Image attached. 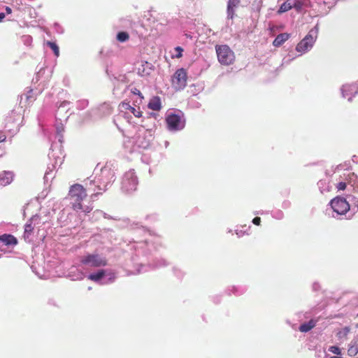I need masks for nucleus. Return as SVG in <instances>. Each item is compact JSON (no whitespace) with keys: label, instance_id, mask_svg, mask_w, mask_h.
Segmentation results:
<instances>
[{"label":"nucleus","instance_id":"nucleus-59","mask_svg":"<svg viewBox=\"0 0 358 358\" xmlns=\"http://www.w3.org/2000/svg\"><path fill=\"white\" fill-rule=\"evenodd\" d=\"M6 138V137L5 135H1L0 136V143L5 141Z\"/></svg>","mask_w":358,"mask_h":358},{"label":"nucleus","instance_id":"nucleus-46","mask_svg":"<svg viewBox=\"0 0 358 358\" xmlns=\"http://www.w3.org/2000/svg\"><path fill=\"white\" fill-rule=\"evenodd\" d=\"M342 179L343 180L339 182L337 184V188L338 190H344L347 187V184H348L347 180H345L344 178Z\"/></svg>","mask_w":358,"mask_h":358},{"label":"nucleus","instance_id":"nucleus-27","mask_svg":"<svg viewBox=\"0 0 358 358\" xmlns=\"http://www.w3.org/2000/svg\"><path fill=\"white\" fill-rule=\"evenodd\" d=\"M32 271L40 278V279H46L48 278L49 275L45 272L44 268L38 265L32 264L30 266Z\"/></svg>","mask_w":358,"mask_h":358},{"label":"nucleus","instance_id":"nucleus-47","mask_svg":"<svg viewBox=\"0 0 358 358\" xmlns=\"http://www.w3.org/2000/svg\"><path fill=\"white\" fill-rule=\"evenodd\" d=\"M32 43V37L30 35H24V45L31 46Z\"/></svg>","mask_w":358,"mask_h":358},{"label":"nucleus","instance_id":"nucleus-40","mask_svg":"<svg viewBox=\"0 0 358 358\" xmlns=\"http://www.w3.org/2000/svg\"><path fill=\"white\" fill-rule=\"evenodd\" d=\"M348 353L350 356H355L358 353V345L355 342V343H351Z\"/></svg>","mask_w":358,"mask_h":358},{"label":"nucleus","instance_id":"nucleus-63","mask_svg":"<svg viewBox=\"0 0 358 358\" xmlns=\"http://www.w3.org/2000/svg\"><path fill=\"white\" fill-rule=\"evenodd\" d=\"M200 106H201V104L199 102L196 103V105H195L196 107L199 108Z\"/></svg>","mask_w":358,"mask_h":358},{"label":"nucleus","instance_id":"nucleus-49","mask_svg":"<svg viewBox=\"0 0 358 358\" xmlns=\"http://www.w3.org/2000/svg\"><path fill=\"white\" fill-rule=\"evenodd\" d=\"M54 29L58 34H62L64 32L63 27L57 22L54 24Z\"/></svg>","mask_w":358,"mask_h":358},{"label":"nucleus","instance_id":"nucleus-60","mask_svg":"<svg viewBox=\"0 0 358 358\" xmlns=\"http://www.w3.org/2000/svg\"><path fill=\"white\" fill-rule=\"evenodd\" d=\"M102 215H103V213H96V210H95L94 212V216H96L97 218Z\"/></svg>","mask_w":358,"mask_h":358},{"label":"nucleus","instance_id":"nucleus-48","mask_svg":"<svg viewBox=\"0 0 358 358\" xmlns=\"http://www.w3.org/2000/svg\"><path fill=\"white\" fill-rule=\"evenodd\" d=\"M250 228V227H248L246 230H243V229H236L235 231L236 232V234L238 236V237H242L243 236H244L245 234H248V233L247 232V230H248Z\"/></svg>","mask_w":358,"mask_h":358},{"label":"nucleus","instance_id":"nucleus-11","mask_svg":"<svg viewBox=\"0 0 358 358\" xmlns=\"http://www.w3.org/2000/svg\"><path fill=\"white\" fill-rule=\"evenodd\" d=\"M80 262L82 266L93 268L103 267L108 264L106 257L97 253L87 254L81 257Z\"/></svg>","mask_w":358,"mask_h":358},{"label":"nucleus","instance_id":"nucleus-24","mask_svg":"<svg viewBox=\"0 0 358 358\" xmlns=\"http://www.w3.org/2000/svg\"><path fill=\"white\" fill-rule=\"evenodd\" d=\"M241 0H229L227 2V14L229 19H233L236 8Z\"/></svg>","mask_w":358,"mask_h":358},{"label":"nucleus","instance_id":"nucleus-57","mask_svg":"<svg viewBox=\"0 0 358 358\" xmlns=\"http://www.w3.org/2000/svg\"><path fill=\"white\" fill-rule=\"evenodd\" d=\"M48 194V191L47 190H43L42 192H41V196H39L37 199H43Z\"/></svg>","mask_w":358,"mask_h":358},{"label":"nucleus","instance_id":"nucleus-34","mask_svg":"<svg viewBox=\"0 0 358 358\" xmlns=\"http://www.w3.org/2000/svg\"><path fill=\"white\" fill-rule=\"evenodd\" d=\"M45 44L48 46L50 48L52 49V50L53 51V53L54 55L58 57L59 56V47L58 45H57V43L55 42H52V41H46L45 42Z\"/></svg>","mask_w":358,"mask_h":358},{"label":"nucleus","instance_id":"nucleus-35","mask_svg":"<svg viewBox=\"0 0 358 358\" xmlns=\"http://www.w3.org/2000/svg\"><path fill=\"white\" fill-rule=\"evenodd\" d=\"M347 201H349L350 203V209H354V208H357L358 209V198L352 195H348L346 198Z\"/></svg>","mask_w":358,"mask_h":358},{"label":"nucleus","instance_id":"nucleus-38","mask_svg":"<svg viewBox=\"0 0 358 358\" xmlns=\"http://www.w3.org/2000/svg\"><path fill=\"white\" fill-rule=\"evenodd\" d=\"M350 329L348 327H345L344 328L339 330L337 333V337L338 339H344L346 338L348 334H349Z\"/></svg>","mask_w":358,"mask_h":358},{"label":"nucleus","instance_id":"nucleus-55","mask_svg":"<svg viewBox=\"0 0 358 358\" xmlns=\"http://www.w3.org/2000/svg\"><path fill=\"white\" fill-rule=\"evenodd\" d=\"M315 310H316V308H314L313 310H311L310 312H306L305 313V317L306 318H308L311 315L316 314V313H313V311L315 312Z\"/></svg>","mask_w":358,"mask_h":358},{"label":"nucleus","instance_id":"nucleus-13","mask_svg":"<svg viewBox=\"0 0 358 358\" xmlns=\"http://www.w3.org/2000/svg\"><path fill=\"white\" fill-rule=\"evenodd\" d=\"M216 53L218 61L223 65L231 64L234 59L233 51L227 45H216Z\"/></svg>","mask_w":358,"mask_h":358},{"label":"nucleus","instance_id":"nucleus-4","mask_svg":"<svg viewBox=\"0 0 358 358\" xmlns=\"http://www.w3.org/2000/svg\"><path fill=\"white\" fill-rule=\"evenodd\" d=\"M93 175L99 183L98 189L105 192L108 186L115 180V170L110 164L99 167V164L95 167Z\"/></svg>","mask_w":358,"mask_h":358},{"label":"nucleus","instance_id":"nucleus-10","mask_svg":"<svg viewBox=\"0 0 358 358\" xmlns=\"http://www.w3.org/2000/svg\"><path fill=\"white\" fill-rule=\"evenodd\" d=\"M71 104V102L69 101H64L61 102L59 106H58V110L56 113V138L58 139L60 144L62 143L63 135L62 132L64 131V124L62 123V117H61V113L66 110L67 112L69 110V108H66ZM55 145V150H57V148L58 146H61L62 145H57V143H53Z\"/></svg>","mask_w":358,"mask_h":358},{"label":"nucleus","instance_id":"nucleus-15","mask_svg":"<svg viewBox=\"0 0 358 358\" xmlns=\"http://www.w3.org/2000/svg\"><path fill=\"white\" fill-rule=\"evenodd\" d=\"M187 72L183 68L178 69L172 76V86L176 90H183L187 85Z\"/></svg>","mask_w":358,"mask_h":358},{"label":"nucleus","instance_id":"nucleus-16","mask_svg":"<svg viewBox=\"0 0 358 358\" xmlns=\"http://www.w3.org/2000/svg\"><path fill=\"white\" fill-rule=\"evenodd\" d=\"M341 171H344V172L340 174V177L347 180L348 183L353 187L355 190L358 191V176L355 173L346 170L344 165L342 164L336 167L335 173H340Z\"/></svg>","mask_w":358,"mask_h":358},{"label":"nucleus","instance_id":"nucleus-42","mask_svg":"<svg viewBox=\"0 0 358 358\" xmlns=\"http://www.w3.org/2000/svg\"><path fill=\"white\" fill-rule=\"evenodd\" d=\"M131 92L134 95L138 96L137 99L136 100H134V102L138 104H141L143 99V96L142 94L141 93L140 90H138L136 88H134L132 90Z\"/></svg>","mask_w":358,"mask_h":358},{"label":"nucleus","instance_id":"nucleus-23","mask_svg":"<svg viewBox=\"0 0 358 358\" xmlns=\"http://www.w3.org/2000/svg\"><path fill=\"white\" fill-rule=\"evenodd\" d=\"M41 217L38 215H33L26 223L24 229V234H30L34 228L40 223Z\"/></svg>","mask_w":358,"mask_h":358},{"label":"nucleus","instance_id":"nucleus-56","mask_svg":"<svg viewBox=\"0 0 358 358\" xmlns=\"http://www.w3.org/2000/svg\"><path fill=\"white\" fill-rule=\"evenodd\" d=\"M92 210V208L90 206H83V209H80V210L83 211L85 213H90Z\"/></svg>","mask_w":358,"mask_h":358},{"label":"nucleus","instance_id":"nucleus-50","mask_svg":"<svg viewBox=\"0 0 358 358\" xmlns=\"http://www.w3.org/2000/svg\"><path fill=\"white\" fill-rule=\"evenodd\" d=\"M321 286L318 282H314L312 285V289L314 292L320 290Z\"/></svg>","mask_w":358,"mask_h":358},{"label":"nucleus","instance_id":"nucleus-44","mask_svg":"<svg viewBox=\"0 0 358 358\" xmlns=\"http://www.w3.org/2000/svg\"><path fill=\"white\" fill-rule=\"evenodd\" d=\"M271 215L273 218L276 220H282L284 217V213L280 210H277L275 211H273L271 213Z\"/></svg>","mask_w":358,"mask_h":358},{"label":"nucleus","instance_id":"nucleus-37","mask_svg":"<svg viewBox=\"0 0 358 358\" xmlns=\"http://www.w3.org/2000/svg\"><path fill=\"white\" fill-rule=\"evenodd\" d=\"M305 3V0H292V8L301 12Z\"/></svg>","mask_w":358,"mask_h":358},{"label":"nucleus","instance_id":"nucleus-1","mask_svg":"<svg viewBox=\"0 0 358 358\" xmlns=\"http://www.w3.org/2000/svg\"><path fill=\"white\" fill-rule=\"evenodd\" d=\"M131 250H134L135 255L131 257L134 264V270L128 272V275L138 274L147 272L150 269L159 268L169 265L167 261L164 259H150L147 257L145 247L148 246V242L145 241H134L130 245Z\"/></svg>","mask_w":358,"mask_h":358},{"label":"nucleus","instance_id":"nucleus-7","mask_svg":"<svg viewBox=\"0 0 358 358\" xmlns=\"http://www.w3.org/2000/svg\"><path fill=\"white\" fill-rule=\"evenodd\" d=\"M332 210L331 216L334 218L342 219V216H345L350 211V203L347 199L343 197L336 196L329 202Z\"/></svg>","mask_w":358,"mask_h":358},{"label":"nucleus","instance_id":"nucleus-20","mask_svg":"<svg viewBox=\"0 0 358 358\" xmlns=\"http://www.w3.org/2000/svg\"><path fill=\"white\" fill-rule=\"evenodd\" d=\"M119 110L121 113H124L125 114L131 113L136 117H140L142 114L139 106L136 105L132 106L129 102L125 101L122 102L119 105Z\"/></svg>","mask_w":358,"mask_h":358},{"label":"nucleus","instance_id":"nucleus-18","mask_svg":"<svg viewBox=\"0 0 358 358\" xmlns=\"http://www.w3.org/2000/svg\"><path fill=\"white\" fill-rule=\"evenodd\" d=\"M342 97L352 101V98L358 94V81L350 84H344L341 87Z\"/></svg>","mask_w":358,"mask_h":358},{"label":"nucleus","instance_id":"nucleus-19","mask_svg":"<svg viewBox=\"0 0 358 358\" xmlns=\"http://www.w3.org/2000/svg\"><path fill=\"white\" fill-rule=\"evenodd\" d=\"M96 180H97L96 178H95V176L92 175L85 181V189H86V192L88 191L94 192L91 195V199L92 201H94L98 195L102 194L101 192H96L99 190L98 189L97 185L99 183Z\"/></svg>","mask_w":358,"mask_h":358},{"label":"nucleus","instance_id":"nucleus-26","mask_svg":"<svg viewBox=\"0 0 358 358\" xmlns=\"http://www.w3.org/2000/svg\"><path fill=\"white\" fill-rule=\"evenodd\" d=\"M153 71V65L148 62H145L139 68L138 73L141 76H149Z\"/></svg>","mask_w":358,"mask_h":358},{"label":"nucleus","instance_id":"nucleus-22","mask_svg":"<svg viewBox=\"0 0 358 358\" xmlns=\"http://www.w3.org/2000/svg\"><path fill=\"white\" fill-rule=\"evenodd\" d=\"M99 115V117L108 116L113 112V108L108 103H103L101 104L96 109L92 110Z\"/></svg>","mask_w":358,"mask_h":358},{"label":"nucleus","instance_id":"nucleus-8","mask_svg":"<svg viewBox=\"0 0 358 358\" xmlns=\"http://www.w3.org/2000/svg\"><path fill=\"white\" fill-rule=\"evenodd\" d=\"M69 195L71 200L72 207L74 210L83 209L81 202L87 196L86 189L80 184L73 185L69 189Z\"/></svg>","mask_w":358,"mask_h":358},{"label":"nucleus","instance_id":"nucleus-32","mask_svg":"<svg viewBox=\"0 0 358 358\" xmlns=\"http://www.w3.org/2000/svg\"><path fill=\"white\" fill-rule=\"evenodd\" d=\"M318 188L322 194L328 192L331 189L329 182L327 180H320L317 182Z\"/></svg>","mask_w":358,"mask_h":358},{"label":"nucleus","instance_id":"nucleus-54","mask_svg":"<svg viewBox=\"0 0 358 358\" xmlns=\"http://www.w3.org/2000/svg\"><path fill=\"white\" fill-rule=\"evenodd\" d=\"M261 222V219L259 217H256L252 220V223L255 225H259Z\"/></svg>","mask_w":358,"mask_h":358},{"label":"nucleus","instance_id":"nucleus-61","mask_svg":"<svg viewBox=\"0 0 358 358\" xmlns=\"http://www.w3.org/2000/svg\"><path fill=\"white\" fill-rule=\"evenodd\" d=\"M4 17H5V13H0V22H1L3 20V19H4Z\"/></svg>","mask_w":358,"mask_h":358},{"label":"nucleus","instance_id":"nucleus-28","mask_svg":"<svg viewBox=\"0 0 358 358\" xmlns=\"http://www.w3.org/2000/svg\"><path fill=\"white\" fill-rule=\"evenodd\" d=\"M290 35L287 33H282L278 34L274 41H273V45L275 47H280L286 41H287L289 38Z\"/></svg>","mask_w":358,"mask_h":358},{"label":"nucleus","instance_id":"nucleus-62","mask_svg":"<svg viewBox=\"0 0 358 358\" xmlns=\"http://www.w3.org/2000/svg\"><path fill=\"white\" fill-rule=\"evenodd\" d=\"M6 11L7 14H10V13H11V8L10 7L7 6L6 8Z\"/></svg>","mask_w":358,"mask_h":358},{"label":"nucleus","instance_id":"nucleus-6","mask_svg":"<svg viewBox=\"0 0 358 358\" xmlns=\"http://www.w3.org/2000/svg\"><path fill=\"white\" fill-rule=\"evenodd\" d=\"M87 278L101 285H110L115 281L117 273L112 269H99L88 275Z\"/></svg>","mask_w":358,"mask_h":358},{"label":"nucleus","instance_id":"nucleus-36","mask_svg":"<svg viewBox=\"0 0 358 358\" xmlns=\"http://www.w3.org/2000/svg\"><path fill=\"white\" fill-rule=\"evenodd\" d=\"M69 277L72 280H83L85 277V273L82 271H78L77 273H74L73 269L69 273Z\"/></svg>","mask_w":358,"mask_h":358},{"label":"nucleus","instance_id":"nucleus-17","mask_svg":"<svg viewBox=\"0 0 358 358\" xmlns=\"http://www.w3.org/2000/svg\"><path fill=\"white\" fill-rule=\"evenodd\" d=\"M27 14V17L25 19L24 17V24L25 23L27 26H31L33 27H39L43 22L41 19L36 20L38 17V14L36 12L35 9L29 6L24 7V15Z\"/></svg>","mask_w":358,"mask_h":358},{"label":"nucleus","instance_id":"nucleus-3","mask_svg":"<svg viewBox=\"0 0 358 358\" xmlns=\"http://www.w3.org/2000/svg\"><path fill=\"white\" fill-rule=\"evenodd\" d=\"M52 70L45 68H41L32 80L33 86L27 91L26 101L28 105L33 103L36 96L43 90L45 83L50 78Z\"/></svg>","mask_w":358,"mask_h":358},{"label":"nucleus","instance_id":"nucleus-12","mask_svg":"<svg viewBox=\"0 0 358 358\" xmlns=\"http://www.w3.org/2000/svg\"><path fill=\"white\" fill-rule=\"evenodd\" d=\"M138 178L134 170L131 169L126 172L121 182V189L123 192L130 194L137 189Z\"/></svg>","mask_w":358,"mask_h":358},{"label":"nucleus","instance_id":"nucleus-21","mask_svg":"<svg viewBox=\"0 0 358 358\" xmlns=\"http://www.w3.org/2000/svg\"><path fill=\"white\" fill-rule=\"evenodd\" d=\"M248 287L245 285H231L229 286L226 289L225 293L229 296L231 294L235 296H241L245 293Z\"/></svg>","mask_w":358,"mask_h":358},{"label":"nucleus","instance_id":"nucleus-29","mask_svg":"<svg viewBox=\"0 0 358 358\" xmlns=\"http://www.w3.org/2000/svg\"><path fill=\"white\" fill-rule=\"evenodd\" d=\"M316 323H317V320L311 319L308 322L301 324L299 326V329L301 332H304V333L308 332L309 331H310L312 329H313L315 327Z\"/></svg>","mask_w":358,"mask_h":358},{"label":"nucleus","instance_id":"nucleus-51","mask_svg":"<svg viewBox=\"0 0 358 358\" xmlns=\"http://www.w3.org/2000/svg\"><path fill=\"white\" fill-rule=\"evenodd\" d=\"M159 215L157 213H153L147 215L146 219L147 220H151L152 221H155L158 219Z\"/></svg>","mask_w":358,"mask_h":358},{"label":"nucleus","instance_id":"nucleus-43","mask_svg":"<svg viewBox=\"0 0 358 358\" xmlns=\"http://www.w3.org/2000/svg\"><path fill=\"white\" fill-rule=\"evenodd\" d=\"M172 270H173V272L176 278H178V279H182L183 278V276L185 275V273L180 268L173 266Z\"/></svg>","mask_w":358,"mask_h":358},{"label":"nucleus","instance_id":"nucleus-45","mask_svg":"<svg viewBox=\"0 0 358 358\" xmlns=\"http://www.w3.org/2000/svg\"><path fill=\"white\" fill-rule=\"evenodd\" d=\"M329 351L336 355H340L341 354V349L338 346H336V345L330 346L329 348Z\"/></svg>","mask_w":358,"mask_h":358},{"label":"nucleus","instance_id":"nucleus-14","mask_svg":"<svg viewBox=\"0 0 358 358\" xmlns=\"http://www.w3.org/2000/svg\"><path fill=\"white\" fill-rule=\"evenodd\" d=\"M167 129L175 132L182 130L185 126V121L178 114H169L166 118Z\"/></svg>","mask_w":358,"mask_h":358},{"label":"nucleus","instance_id":"nucleus-39","mask_svg":"<svg viewBox=\"0 0 358 358\" xmlns=\"http://www.w3.org/2000/svg\"><path fill=\"white\" fill-rule=\"evenodd\" d=\"M129 38V34L126 31H120L117 33L116 38L119 42L124 43Z\"/></svg>","mask_w":358,"mask_h":358},{"label":"nucleus","instance_id":"nucleus-30","mask_svg":"<svg viewBox=\"0 0 358 358\" xmlns=\"http://www.w3.org/2000/svg\"><path fill=\"white\" fill-rule=\"evenodd\" d=\"M13 175L10 172L0 173V186H6L11 182Z\"/></svg>","mask_w":358,"mask_h":358},{"label":"nucleus","instance_id":"nucleus-9","mask_svg":"<svg viewBox=\"0 0 358 358\" xmlns=\"http://www.w3.org/2000/svg\"><path fill=\"white\" fill-rule=\"evenodd\" d=\"M318 34V25L316 24L311 29L308 34L297 44L296 50L300 52V55L304 54L313 48L316 41Z\"/></svg>","mask_w":358,"mask_h":358},{"label":"nucleus","instance_id":"nucleus-64","mask_svg":"<svg viewBox=\"0 0 358 358\" xmlns=\"http://www.w3.org/2000/svg\"><path fill=\"white\" fill-rule=\"evenodd\" d=\"M141 227H142V230H143V231H145V229L143 226H141Z\"/></svg>","mask_w":358,"mask_h":358},{"label":"nucleus","instance_id":"nucleus-25","mask_svg":"<svg viewBox=\"0 0 358 358\" xmlns=\"http://www.w3.org/2000/svg\"><path fill=\"white\" fill-rule=\"evenodd\" d=\"M0 243L6 246H13L17 243V241L13 235L5 234L0 236Z\"/></svg>","mask_w":358,"mask_h":358},{"label":"nucleus","instance_id":"nucleus-58","mask_svg":"<svg viewBox=\"0 0 358 358\" xmlns=\"http://www.w3.org/2000/svg\"><path fill=\"white\" fill-rule=\"evenodd\" d=\"M176 50L178 51V54L176 55L177 57H180L182 56V49L180 47H177Z\"/></svg>","mask_w":358,"mask_h":358},{"label":"nucleus","instance_id":"nucleus-53","mask_svg":"<svg viewBox=\"0 0 358 358\" xmlns=\"http://www.w3.org/2000/svg\"><path fill=\"white\" fill-rule=\"evenodd\" d=\"M291 206V203L289 201H284L282 203V207L284 208V209H287L288 208H289Z\"/></svg>","mask_w":358,"mask_h":358},{"label":"nucleus","instance_id":"nucleus-2","mask_svg":"<svg viewBox=\"0 0 358 358\" xmlns=\"http://www.w3.org/2000/svg\"><path fill=\"white\" fill-rule=\"evenodd\" d=\"M152 130L142 127L138 129L131 138H127L124 141V147L129 152H140L148 149L153 140Z\"/></svg>","mask_w":358,"mask_h":358},{"label":"nucleus","instance_id":"nucleus-41","mask_svg":"<svg viewBox=\"0 0 358 358\" xmlns=\"http://www.w3.org/2000/svg\"><path fill=\"white\" fill-rule=\"evenodd\" d=\"M89 105L87 99H80L76 102V107L78 110H83L86 108Z\"/></svg>","mask_w":358,"mask_h":358},{"label":"nucleus","instance_id":"nucleus-52","mask_svg":"<svg viewBox=\"0 0 358 358\" xmlns=\"http://www.w3.org/2000/svg\"><path fill=\"white\" fill-rule=\"evenodd\" d=\"M96 213H103V217L106 219H113L111 216H110L109 215H108L107 213L103 212L102 210H96Z\"/></svg>","mask_w":358,"mask_h":358},{"label":"nucleus","instance_id":"nucleus-31","mask_svg":"<svg viewBox=\"0 0 358 358\" xmlns=\"http://www.w3.org/2000/svg\"><path fill=\"white\" fill-rule=\"evenodd\" d=\"M148 107L153 110L161 109V100L159 96H153L149 101Z\"/></svg>","mask_w":358,"mask_h":358},{"label":"nucleus","instance_id":"nucleus-33","mask_svg":"<svg viewBox=\"0 0 358 358\" xmlns=\"http://www.w3.org/2000/svg\"><path fill=\"white\" fill-rule=\"evenodd\" d=\"M292 8V0H287L280 6L278 14H282L287 11L290 10Z\"/></svg>","mask_w":358,"mask_h":358},{"label":"nucleus","instance_id":"nucleus-5","mask_svg":"<svg viewBox=\"0 0 358 358\" xmlns=\"http://www.w3.org/2000/svg\"><path fill=\"white\" fill-rule=\"evenodd\" d=\"M57 148V149L55 152V145H51L50 152L48 154V157L50 160H54V162L52 164V168L48 166L45 173L43 179L44 183L45 185L48 184L49 181H52V180L54 178V169H55L57 166H61L63 162L64 155L62 150H61V146H58Z\"/></svg>","mask_w":358,"mask_h":358}]
</instances>
